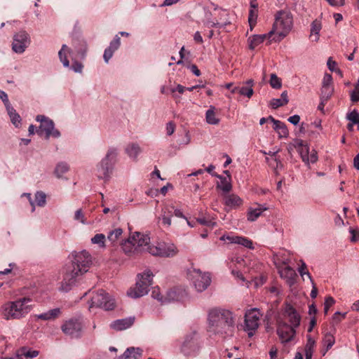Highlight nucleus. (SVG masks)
<instances>
[{
    "label": "nucleus",
    "instance_id": "f03ea898",
    "mask_svg": "<svg viewBox=\"0 0 359 359\" xmlns=\"http://www.w3.org/2000/svg\"><path fill=\"white\" fill-rule=\"evenodd\" d=\"M91 264V257L86 250L76 252L71 265L67 266L64 275L63 283L66 285L65 290H67L74 284L76 278L88 271Z\"/></svg>",
    "mask_w": 359,
    "mask_h": 359
},
{
    "label": "nucleus",
    "instance_id": "774afa93",
    "mask_svg": "<svg viewBox=\"0 0 359 359\" xmlns=\"http://www.w3.org/2000/svg\"><path fill=\"white\" fill-rule=\"evenodd\" d=\"M0 98L4 102L5 106L10 103L8 95L4 91L0 90Z\"/></svg>",
    "mask_w": 359,
    "mask_h": 359
},
{
    "label": "nucleus",
    "instance_id": "09e8293b",
    "mask_svg": "<svg viewBox=\"0 0 359 359\" xmlns=\"http://www.w3.org/2000/svg\"><path fill=\"white\" fill-rule=\"evenodd\" d=\"M347 119L352 123L355 124L359 122V113L354 109L346 116Z\"/></svg>",
    "mask_w": 359,
    "mask_h": 359
},
{
    "label": "nucleus",
    "instance_id": "4468645a",
    "mask_svg": "<svg viewBox=\"0 0 359 359\" xmlns=\"http://www.w3.org/2000/svg\"><path fill=\"white\" fill-rule=\"evenodd\" d=\"M37 121L41 123L37 133L39 135L45 134L46 139L48 140L50 136L58 137L60 135V132L55 129L54 123L52 120L43 115H38L36 118Z\"/></svg>",
    "mask_w": 359,
    "mask_h": 359
},
{
    "label": "nucleus",
    "instance_id": "680f3d73",
    "mask_svg": "<svg viewBox=\"0 0 359 359\" xmlns=\"http://www.w3.org/2000/svg\"><path fill=\"white\" fill-rule=\"evenodd\" d=\"M346 313H341L340 312L337 311L336 313H334V316H333V320L337 322V323H339L340 322L342 319L345 318L346 317Z\"/></svg>",
    "mask_w": 359,
    "mask_h": 359
},
{
    "label": "nucleus",
    "instance_id": "79ce46f5",
    "mask_svg": "<svg viewBox=\"0 0 359 359\" xmlns=\"http://www.w3.org/2000/svg\"><path fill=\"white\" fill-rule=\"evenodd\" d=\"M180 292L176 290H170L167 292L166 297L164 298L165 302L180 300Z\"/></svg>",
    "mask_w": 359,
    "mask_h": 359
},
{
    "label": "nucleus",
    "instance_id": "aec40b11",
    "mask_svg": "<svg viewBox=\"0 0 359 359\" xmlns=\"http://www.w3.org/2000/svg\"><path fill=\"white\" fill-rule=\"evenodd\" d=\"M132 240L134 243H135V246L137 247L140 250V253L142 250L147 251V247L151 246L149 245L150 238L145 234L140 233L139 232H135L132 236Z\"/></svg>",
    "mask_w": 359,
    "mask_h": 359
},
{
    "label": "nucleus",
    "instance_id": "f704fd0d",
    "mask_svg": "<svg viewBox=\"0 0 359 359\" xmlns=\"http://www.w3.org/2000/svg\"><path fill=\"white\" fill-rule=\"evenodd\" d=\"M322 28L320 21L316 20L311 24L310 39L312 41L317 42L319 40V32Z\"/></svg>",
    "mask_w": 359,
    "mask_h": 359
},
{
    "label": "nucleus",
    "instance_id": "b1692460",
    "mask_svg": "<svg viewBox=\"0 0 359 359\" xmlns=\"http://www.w3.org/2000/svg\"><path fill=\"white\" fill-rule=\"evenodd\" d=\"M121 45V39L118 35H116L114 39L111 41L109 46L107 48L104 53V60L105 62H108L109 60L113 56L114 53L119 48Z\"/></svg>",
    "mask_w": 359,
    "mask_h": 359
},
{
    "label": "nucleus",
    "instance_id": "412c9836",
    "mask_svg": "<svg viewBox=\"0 0 359 359\" xmlns=\"http://www.w3.org/2000/svg\"><path fill=\"white\" fill-rule=\"evenodd\" d=\"M123 252L128 257H134L140 254V250L135 246L131 236L121 243Z\"/></svg>",
    "mask_w": 359,
    "mask_h": 359
},
{
    "label": "nucleus",
    "instance_id": "4c0bfd02",
    "mask_svg": "<svg viewBox=\"0 0 359 359\" xmlns=\"http://www.w3.org/2000/svg\"><path fill=\"white\" fill-rule=\"evenodd\" d=\"M106 238L103 233H97L91 238L93 244L97 245L100 248H105Z\"/></svg>",
    "mask_w": 359,
    "mask_h": 359
},
{
    "label": "nucleus",
    "instance_id": "9d476101",
    "mask_svg": "<svg viewBox=\"0 0 359 359\" xmlns=\"http://www.w3.org/2000/svg\"><path fill=\"white\" fill-rule=\"evenodd\" d=\"M115 304L113 299L104 290H100L95 293L90 302L89 309L93 307L102 308L106 311L112 310L114 308Z\"/></svg>",
    "mask_w": 359,
    "mask_h": 359
},
{
    "label": "nucleus",
    "instance_id": "6e6d98bb",
    "mask_svg": "<svg viewBox=\"0 0 359 359\" xmlns=\"http://www.w3.org/2000/svg\"><path fill=\"white\" fill-rule=\"evenodd\" d=\"M323 86H332V77L330 74H325L323 79Z\"/></svg>",
    "mask_w": 359,
    "mask_h": 359
},
{
    "label": "nucleus",
    "instance_id": "4be33fe9",
    "mask_svg": "<svg viewBox=\"0 0 359 359\" xmlns=\"http://www.w3.org/2000/svg\"><path fill=\"white\" fill-rule=\"evenodd\" d=\"M134 322V317L118 319L112 322L110 325V327L115 330L121 331L131 327Z\"/></svg>",
    "mask_w": 359,
    "mask_h": 359
},
{
    "label": "nucleus",
    "instance_id": "e2e57ef3",
    "mask_svg": "<svg viewBox=\"0 0 359 359\" xmlns=\"http://www.w3.org/2000/svg\"><path fill=\"white\" fill-rule=\"evenodd\" d=\"M72 68L75 72L81 73L83 69V65L80 62H74L72 64Z\"/></svg>",
    "mask_w": 359,
    "mask_h": 359
},
{
    "label": "nucleus",
    "instance_id": "13d9d810",
    "mask_svg": "<svg viewBox=\"0 0 359 359\" xmlns=\"http://www.w3.org/2000/svg\"><path fill=\"white\" fill-rule=\"evenodd\" d=\"M175 130V125L172 121H170L166 125V132L168 135H171L173 134Z\"/></svg>",
    "mask_w": 359,
    "mask_h": 359
},
{
    "label": "nucleus",
    "instance_id": "3c124183",
    "mask_svg": "<svg viewBox=\"0 0 359 359\" xmlns=\"http://www.w3.org/2000/svg\"><path fill=\"white\" fill-rule=\"evenodd\" d=\"M74 219L76 221L81 222V224H83L86 223V220L84 214L82 212L81 209H79L76 211V212L74 214Z\"/></svg>",
    "mask_w": 359,
    "mask_h": 359
},
{
    "label": "nucleus",
    "instance_id": "0eeeda50",
    "mask_svg": "<svg viewBox=\"0 0 359 359\" xmlns=\"http://www.w3.org/2000/svg\"><path fill=\"white\" fill-rule=\"evenodd\" d=\"M117 151L115 149L108 151L106 156L97 167V177L100 179L108 180L111 174L113 166L116 163Z\"/></svg>",
    "mask_w": 359,
    "mask_h": 359
},
{
    "label": "nucleus",
    "instance_id": "a878e982",
    "mask_svg": "<svg viewBox=\"0 0 359 359\" xmlns=\"http://www.w3.org/2000/svg\"><path fill=\"white\" fill-rule=\"evenodd\" d=\"M243 204V200L237 195L231 194L224 196V205L229 209H236Z\"/></svg>",
    "mask_w": 359,
    "mask_h": 359
},
{
    "label": "nucleus",
    "instance_id": "58836bf2",
    "mask_svg": "<svg viewBox=\"0 0 359 359\" xmlns=\"http://www.w3.org/2000/svg\"><path fill=\"white\" fill-rule=\"evenodd\" d=\"M334 342L335 339L332 334L327 333L326 334H325L323 340V346L325 347V351H327L330 348H331L334 345Z\"/></svg>",
    "mask_w": 359,
    "mask_h": 359
},
{
    "label": "nucleus",
    "instance_id": "f257e3e1",
    "mask_svg": "<svg viewBox=\"0 0 359 359\" xmlns=\"http://www.w3.org/2000/svg\"><path fill=\"white\" fill-rule=\"evenodd\" d=\"M208 327L211 332L221 335H231L234 330L233 313L226 309L214 308L208 316Z\"/></svg>",
    "mask_w": 359,
    "mask_h": 359
},
{
    "label": "nucleus",
    "instance_id": "dca6fc26",
    "mask_svg": "<svg viewBox=\"0 0 359 359\" xmlns=\"http://www.w3.org/2000/svg\"><path fill=\"white\" fill-rule=\"evenodd\" d=\"M295 147L297 149L302 161L306 165H309L310 163H315L317 162L318 158L316 151L313 149L309 152L308 146L304 144L303 140H297Z\"/></svg>",
    "mask_w": 359,
    "mask_h": 359
},
{
    "label": "nucleus",
    "instance_id": "7c9ffc66",
    "mask_svg": "<svg viewBox=\"0 0 359 359\" xmlns=\"http://www.w3.org/2000/svg\"><path fill=\"white\" fill-rule=\"evenodd\" d=\"M61 313V311L59 308L50 309L43 313L36 315V318L42 320H51L57 318Z\"/></svg>",
    "mask_w": 359,
    "mask_h": 359
},
{
    "label": "nucleus",
    "instance_id": "de8ad7c7",
    "mask_svg": "<svg viewBox=\"0 0 359 359\" xmlns=\"http://www.w3.org/2000/svg\"><path fill=\"white\" fill-rule=\"evenodd\" d=\"M254 93L253 88L251 86H242L239 88V94L250 98Z\"/></svg>",
    "mask_w": 359,
    "mask_h": 359
},
{
    "label": "nucleus",
    "instance_id": "bf43d9fd",
    "mask_svg": "<svg viewBox=\"0 0 359 359\" xmlns=\"http://www.w3.org/2000/svg\"><path fill=\"white\" fill-rule=\"evenodd\" d=\"M351 99L352 102H358L359 101V89L355 88L354 90H353L351 93Z\"/></svg>",
    "mask_w": 359,
    "mask_h": 359
},
{
    "label": "nucleus",
    "instance_id": "2f4dec72",
    "mask_svg": "<svg viewBox=\"0 0 359 359\" xmlns=\"http://www.w3.org/2000/svg\"><path fill=\"white\" fill-rule=\"evenodd\" d=\"M217 177L220 180V181L217 183V188L222 190L225 194L229 193L232 189L231 176H229V177H225L221 175H218Z\"/></svg>",
    "mask_w": 359,
    "mask_h": 359
},
{
    "label": "nucleus",
    "instance_id": "ea45409f",
    "mask_svg": "<svg viewBox=\"0 0 359 359\" xmlns=\"http://www.w3.org/2000/svg\"><path fill=\"white\" fill-rule=\"evenodd\" d=\"M257 17H258V10L250 9L249 16H248V22H249L251 31L253 29L254 27L256 25Z\"/></svg>",
    "mask_w": 359,
    "mask_h": 359
},
{
    "label": "nucleus",
    "instance_id": "e433bc0d",
    "mask_svg": "<svg viewBox=\"0 0 359 359\" xmlns=\"http://www.w3.org/2000/svg\"><path fill=\"white\" fill-rule=\"evenodd\" d=\"M126 151L130 158H136L141 152V149L138 144H131L126 147Z\"/></svg>",
    "mask_w": 359,
    "mask_h": 359
},
{
    "label": "nucleus",
    "instance_id": "5701e85b",
    "mask_svg": "<svg viewBox=\"0 0 359 359\" xmlns=\"http://www.w3.org/2000/svg\"><path fill=\"white\" fill-rule=\"evenodd\" d=\"M39 355V351L31 350L27 347H22L18 350L16 354L11 358L5 359H32Z\"/></svg>",
    "mask_w": 359,
    "mask_h": 359
},
{
    "label": "nucleus",
    "instance_id": "c85d7f7f",
    "mask_svg": "<svg viewBox=\"0 0 359 359\" xmlns=\"http://www.w3.org/2000/svg\"><path fill=\"white\" fill-rule=\"evenodd\" d=\"M27 196L29 198L30 205L32 206V212L35 210V204L38 206L43 207L46 203V196L42 191H38L36 193L34 201L32 200L30 194H27Z\"/></svg>",
    "mask_w": 359,
    "mask_h": 359
},
{
    "label": "nucleus",
    "instance_id": "473e14b6",
    "mask_svg": "<svg viewBox=\"0 0 359 359\" xmlns=\"http://www.w3.org/2000/svg\"><path fill=\"white\" fill-rule=\"evenodd\" d=\"M142 353L141 348L130 347L126 349L120 359H138L142 355Z\"/></svg>",
    "mask_w": 359,
    "mask_h": 359
},
{
    "label": "nucleus",
    "instance_id": "72a5a7b5",
    "mask_svg": "<svg viewBox=\"0 0 359 359\" xmlns=\"http://www.w3.org/2000/svg\"><path fill=\"white\" fill-rule=\"evenodd\" d=\"M215 107L210 106L205 113L206 122L210 125H218L220 119L217 116L215 111Z\"/></svg>",
    "mask_w": 359,
    "mask_h": 359
},
{
    "label": "nucleus",
    "instance_id": "c9c22d12",
    "mask_svg": "<svg viewBox=\"0 0 359 359\" xmlns=\"http://www.w3.org/2000/svg\"><path fill=\"white\" fill-rule=\"evenodd\" d=\"M123 233V230L121 228H116L111 231L107 236V239L111 243L112 245L116 243L119 238Z\"/></svg>",
    "mask_w": 359,
    "mask_h": 359
},
{
    "label": "nucleus",
    "instance_id": "a211bd4d",
    "mask_svg": "<svg viewBox=\"0 0 359 359\" xmlns=\"http://www.w3.org/2000/svg\"><path fill=\"white\" fill-rule=\"evenodd\" d=\"M29 44L28 34L25 32H20L14 36L13 50L18 53L25 51Z\"/></svg>",
    "mask_w": 359,
    "mask_h": 359
},
{
    "label": "nucleus",
    "instance_id": "423d86ee",
    "mask_svg": "<svg viewBox=\"0 0 359 359\" xmlns=\"http://www.w3.org/2000/svg\"><path fill=\"white\" fill-rule=\"evenodd\" d=\"M202 347L199 337L196 332H191L185 337L180 347V352L186 357L196 356Z\"/></svg>",
    "mask_w": 359,
    "mask_h": 359
},
{
    "label": "nucleus",
    "instance_id": "4d7b16f0",
    "mask_svg": "<svg viewBox=\"0 0 359 359\" xmlns=\"http://www.w3.org/2000/svg\"><path fill=\"white\" fill-rule=\"evenodd\" d=\"M10 118L12 121V123L18 127V125L20 123L21 118L20 115L16 112L15 114L11 115Z\"/></svg>",
    "mask_w": 359,
    "mask_h": 359
},
{
    "label": "nucleus",
    "instance_id": "39448f33",
    "mask_svg": "<svg viewBox=\"0 0 359 359\" xmlns=\"http://www.w3.org/2000/svg\"><path fill=\"white\" fill-rule=\"evenodd\" d=\"M153 277L154 274L150 269L137 274L135 286L128 291V295L132 298H139L147 294L152 284Z\"/></svg>",
    "mask_w": 359,
    "mask_h": 359
},
{
    "label": "nucleus",
    "instance_id": "f3484780",
    "mask_svg": "<svg viewBox=\"0 0 359 359\" xmlns=\"http://www.w3.org/2000/svg\"><path fill=\"white\" fill-rule=\"evenodd\" d=\"M278 320H285L289 325L297 327L299 325L301 317L297 311L290 305H287L282 315Z\"/></svg>",
    "mask_w": 359,
    "mask_h": 359
},
{
    "label": "nucleus",
    "instance_id": "49530a36",
    "mask_svg": "<svg viewBox=\"0 0 359 359\" xmlns=\"http://www.w3.org/2000/svg\"><path fill=\"white\" fill-rule=\"evenodd\" d=\"M276 154V152H273L271 155L272 158H266V160L270 166H272L274 168L277 169L279 168V166L282 167V163H280V161L277 159Z\"/></svg>",
    "mask_w": 359,
    "mask_h": 359
},
{
    "label": "nucleus",
    "instance_id": "cd10ccee",
    "mask_svg": "<svg viewBox=\"0 0 359 359\" xmlns=\"http://www.w3.org/2000/svg\"><path fill=\"white\" fill-rule=\"evenodd\" d=\"M268 208L263 205L257 204V207H250L248 210V219L250 222L255 221Z\"/></svg>",
    "mask_w": 359,
    "mask_h": 359
},
{
    "label": "nucleus",
    "instance_id": "2eb2a0df",
    "mask_svg": "<svg viewBox=\"0 0 359 359\" xmlns=\"http://www.w3.org/2000/svg\"><path fill=\"white\" fill-rule=\"evenodd\" d=\"M295 327L289 325L285 320H277V334L282 343H287L295 336Z\"/></svg>",
    "mask_w": 359,
    "mask_h": 359
},
{
    "label": "nucleus",
    "instance_id": "338daca9",
    "mask_svg": "<svg viewBox=\"0 0 359 359\" xmlns=\"http://www.w3.org/2000/svg\"><path fill=\"white\" fill-rule=\"evenodd\" d=\"M336 62L332 60V59L331 57H330L327 60V67L329 68V69L331 71V72H334L335 71V66H336Z\"/></svg>",
    "mask_w": 359,
    "mask_h": 359
},
{
    "label": "nucleus",
    "instance_id": "bb28decb",
    "mask_svg": "<svg viewBox=\"0 0 359 359\" xmlns=\"http://www.w3.org/2000/svg\"><path fill=\"white\" fill-rule=\"evenodd\" d=\"M266 39H272V36H269V33L264 34H255L248 38V46L251 50H254L257 46L264 42Z\"/></svg>",
    "mask_w": 359,
    "mask_h": 359
},
{
    "label": "nucleus",
    "instance_id": "052dcab7",
    "mask_svg": "<svg viewBox=\"0 0 359 359\" xmlns=\"http://www.w3.org/2000/svg\"><path fill=\"white\" fill-rule=\"evenodd\" d=\"M269 359H278V348L276 346H272L269 351Z\"/></svg>",
    "mask_w": 359,
    "mask_h": 359
},
{
    "label": "nucleus",
    "instance_id": "393cba45",
    "mask_svg": "<svg viewBox=\"0 0 359 359\" xmlns=\"http://www.w3.org/2000/svg\"><path fill=\"white\" fill-rule=\"evenodd\" d=\"M269 119L273 123V128L277 132L280 138L287 137L288 135V130L286 125L280 121L276 120L271 116H269Z\"/></svg>",
    "mask_w": 359,
    "mask_h": 359
},
{
    "label": "nucleus",
    "instance_id": "5fc2aeb1",
    "mask_svg": "<svg viewBox=\"0 0 359 359\" xmlns=\"http://www.w3.org/2000/svg\"><path fill=\"white\" fill-rule=\"evenodd\" d=\"M284 103H283L282 99L280 98H274L272 99L270 102V106L273 109H277L280 107L284 106Z\"/></svg>",
    "mask_w": 359,
    "mask_h": 359
},
{
    "label": "nucleus",
    "instance_id": "ddd939ff",
    "mask_svg": "<svg viewBox=\"0 0 359 359\" xmlns=\"http://www.w3.org/2000/svg\"><path fill=\"white\" fill-rule=\"evenodd\" d=\"M262 314L257 309H252L246 311L245 315V330L249 337L254 335L259 325Z\"/></svg>",
    "mask_w": 359,
    "mask_h": 359
},
{
    "label": "nucleus",
    "instance_id": "864d4df0",
    "mask_svg": "<svg viewBox=\"0 0 359 359\" xmlns=\"http://www.w3.org/2000/svg\"><path fill=\"white\" fill-rule=\"evenodd\" d=\"M299 273L301 276L303 277L304 275H306L312 281L311 276L307 270L306 265L304 262H302V265L299 268Z\"/></svg>",
    "mask_w": 359,
    "mask_h": 359
},
{
    "label": "nucleus",
    "instance_id": "603ef678",
    "mask_svg": "<svg viewBox=\"0 0 359 359\" xmlns=\"http://www.w3.org/2000/svg\"><path fill=\"white\" fill-rule=\"evenodd\" d=\"M151 296L153 298L156 299L159 302H161L162 303H165L164 297L161 294L159 288H158V287L154 288L151 292Z\"/></svg>",
    "mask_w": 359,
    "mask_h": 359
},
{
    "label": "nucleus",
    "instance_id": "7ed1b4c3",
    "mask_svg": "<svg viewBox=\"0 0 359 359\" xmlns=\"http://www.w3.org/2000/svg\"><path fill=\"white\" fill-rule=\"evenodd\" d=\"M274 20L273 27L269 32V35L272 36L271 41L279 42L292 30L293 18L290 11L281 10L275 14Z\"/></svg>",
    "mask_w": 359,
    "mask_h": 359
},
{
    "label": "nucleus",
    "instance_id": "6e6552de",
    "mask_svg": "<svg viewBox=\"0 0 359 359\" xmlns=\"http://www.w3.org/2000/svg\"><path fill=\"white\" fill-rule=\"evenodd\" d=\"M188 278L198 292L205 290L210 285L211 278L208 273H203L201 270L194 268L188 271Z\"/></svg>",
    "mask_w": 359,
    "mask_h": 359
},
{
    "label": "nucleus",
    "instance_id": "8fccbe9b",
    "mask_svg": "<svg viewBox=\"0 0 359 359\" xmlns=\"http://www.w3.org/2000/svg\"><path fill=\"white\" fill-rule=\"evenodd\" d=\"M335 303V300L332 297H327L325 298L324 303V313L327 314L328 311L331 306H332Z\"/></svg>",
    "mask_w": 359,
    "mask_h": 359
},
{
    "label": "nucleus",
    "instance_id": "1a4fd4ad",
    "mask_svg": "<svg viewBox=\"0 0 359 359\" xmlns=\"http://www.w3.org/2000/svg\"><path fill=\"white\" fill-rule=\"evenodd\" d=\"M147 252L154 256L162 257H174L178 252L177 247L172 243L160 242L148 246Z\"/></svg>",
    "mask_w": 359,
    "mask_h": 359
},
{
    "label": "nucleus",
    "instance_id": "a18cd8bd",
    "mask_svg": "<svg viewBox=\"0 0 359 359\" xmlns=\"http://www.w3.org/2000/svg\"><path fill=\"white\" fill-rule=\"evenodd\" d=\"M269 83L273 88L279 89L282 86L281 79H279L275 74H271Z\"/></svg>",
    "mask_w": 359,
    "mask_h": 359
},
{
    "label": "nucleus",
    "instance_id": "6ab92c4d",
    "mask_svg": "<svg viewBox=\"0 0 359 359\" xmlns=\"http://www.w3.org/2000/svg\"><path fill=\"white\" fill-rule=\"evenodd\" d=\"M220 239L224 241H228L230 243L238 244L248 249H253L252 241L248 238L238 236H226L223 235Z\"/></svg>",
    "mask_w": 359,
    "mask_h": 359
},
{
    "label": "nucleus",
    "instance_id": "c03bdc74",
    "mask_svg": "<svg viewBox=\"0 0 359 359\" xmlns=\"http://www.w3.org/2000/svg\"><path fill=\"white\" fill-rule=\"evenodd\" d=\"M67 50V46L66 45H63L61 50L59 51L58 55L60 59V61L62 62L65 67H69V62L66 55V50Z\"/></svg>",
    "mask_w": 359,
    "mask_h": 359
},
{
    "label": "nucleus",
    "instance_id": "37998d69",
    "mask_svg": "<svg viewBox=\"0 0 359 359\" xmlns=\"http://www.w3.org/2000/svg\"><path fill=\"white\" fill-rule=\"evenodd\" d=\"M69 170V166L65 163H60L57 165L55 172L57 177H61L64 173Z\"/></svg>",
    "mask_w": 359,
    "mask_h": 359
},
{
    "label": "nucleus",
    "instance_id": "0e129e2a",
    "mask_svg": "<svg viewBox=\"0 0 359 359\" xmlns=\"http://www.w3.org/2000/svg\"><path fill=\"white\" fill-rule=\"evenodd\" d=\"M197 222L203 225H206L208 226H214L215 223L212 221H208L204 218H198L197 219Z\"/></svg>",
    "mask_w": 359,
    "mask_h": 359
},
{
    "label": "nucleus",
    "instance_id": "f8f14e48",
    "mask_svg": "<svg viewBox=\"0 0 359 359\" xmlns=\"http://www.w3.org/2000/svg\"><path fill=\"white\" fill-rule=\"evenodd\" d=\"M83 322L80 318H72L66 320L61 326L62 331L72 338H79L82 335Z\"/></svg>",
    "mask_w": 359,
    "mask_h": 359
},
{
    "label": "nucleus",
    "instance_id": "20e7f679",
    "mask_svg": "<svg viewBox=\"0 0 359 359\" xmlns=\"http://www.w3.org/2000/svg\"><path fill=\"white\" fill-rule=\"evenodd\" d=\"M32 299L22 297L13 302H7L1 308V313L6 320H15L24 318L32 309Z\"/></svg>",
    "mask_w": 359,
    "mask_h": 359
},
{
    "label": "nucleus",
    "instance_id": "69168bd1",
    "mask_svg": "<svg viewBox=\"0 0 359 359\" xmlns=\"http://www.w3.org/2000/svg\"><path fill=\"white\" fill-rule=\"evenodd\" d=\"M300 116L299 115H293L288 118V121L293 125H297L299 123Z\"/></svg>",
    "mask_w": 359,
    "mask_h": 359
},
{
    "label": "nucleus",
    "instance_id": "a19ab883",
    "mask_svg": "<svg viewBox=\"0 0 359 359\" xmlns=\"http://www.w3.org/2000/svg\"><path fill=\"white\" fill-rule=\"evenodd\" d=\"M334 92L333 86H323L321 88V99L327 100Z\"/></svg>",
    "mask_w": 359,
    "mask_h": 359
},
{
    "label": "nucleus",
    "instance_id": "9b49d317",
    "mask_svg": "<svg viewBox=\"0 0 359 359\" xmlns=\"http://www.w3.org/2000/svg\"><path fill=\"white\" fill-rule=\"evenodd\" d=\"M289 262L290 259L281 260L279 257V255H277L275 258V264L278 269L280 277L285 279L287 284L292 285L295 281L297 273L292 267L288 266Z\"/></svg>",
    "mask_w": 359,
    "mask_h": 359
},
{
    "label": "nucleus",
    "instance_id": "c756f323",
    "mask_svg": "<svg viewBox=\"0 0 359 359\" xmlns=\"http://www.w3.org/2000/svg\"><path fill=\"white\" fill-rule=\"evenodd\" d=\"M172 209V207H165L158 217V220L161 221L162 224L166 227H170L171 225V218L173 215Z\"/></svg>",
    "mask_w": 359,
    "mask_h": 359
}]
</instances>
